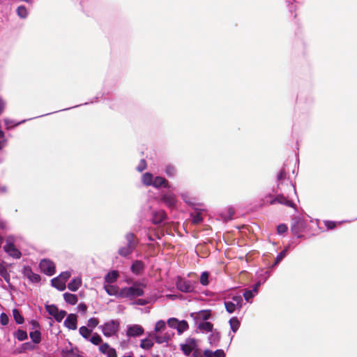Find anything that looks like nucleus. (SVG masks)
I'll use <instances>...</instances> for the list:
<instances>
[{"mask_svg": "<svg viewBox=\"0 0 357 357\" xmlns=\"http://www.w3.org/2000/svg\"><path fill=\"white\" fill-rule=\"evenodd\" d=\"M13 317H14L15 321L17 324H20L23 323L24 318L22 317V316L20 314V312L17 309H14L13 310Z\"/></svg>", "mask_w": 357, "mask_h": 357, "instance_id": "c85d7f7f", "label": "nucleus"}, {"mask_svg": "<svg viewBox=\"0 0 357 357\" xmlns=\"http://www.w3.org/2000/svg\"><path fill=\"white\" fill-rule=\"evenodd\" d=\"M259 286V284H257L255 287H254V289L253 291L257 293V289H258V287Z\"/></svg>", "mask_w": 357, "mask_h": 357, "instance_id": "6e6d98bb", "label": "nucleus"}, {"mask_svg": "<svg viewBox=\"0 0 357 357\" xmlns=\"http://www.w3.org/2000/svg\"><path fill=\"white\" fill-rule=\"evenodd\" d=\"M22 348L24 350H33L35 349V345L30 342H26L22 345Z\"/></svg>", "mask_w": 357, "mask_h": 357, "instance_id": "37998d69", "label": "nucleus"}, {"mask_svg": "<svg viewBox=\"0 0 357 357\" xmlns=\"http://www.w3.org/2000/svg\"><path fill=\"white\" fill-rule=\"evenodd\" d=\"M46 310L48 312V313L54 316L56 312L59 311V309L55 305H47Z\"/></svg>", "mask_w": 357, "mask_h": 357, "instance_id": "c9c22d12", "label": "nucleus"}, {"mask_svg": "<svg viewBox=\"0 0 357 357\" xmlns=\"http://www.w3.org/2000/svg\"><path fill=\"white\" fill-rule=\"evenodd\" d=\"M286 252H287V250H284L279 254V255L277 257V259H276L277 263L279 262L280 261H281L285 257Z\"/></svg>", "mask_w": 357, "mask_h": 357, "instance_id": "49530a36", "label": "nucleus"}, {"mask_svg": "<svg viewBox=\"0 0 357 357\" xmlns=\"http://www.w3.org/2000/svg\"><path fill=\"white\" fill-rule=\"evenodd\" d=\"M15 238L13 236H8L6 240V245L3 249L9 255L15 258H20L21 257V252L14 245Z\"/></svg>", "mask_w": 357, "mask_h": 357, "instance_id": "20e7f679", "label": "nucleus"}, {"mask_svg": "<svg viewBox=\"0 0 357 357\" xmlns=\"http://www.w3.org/2000/svg\"><path fill=\"white\" fill-rule=\"evenodd\" d=\"M6 229V225L5 222L0 221V229L4 230Z\"/></svg>", "mask_w": 357, "mask_h": 357, "instance_id": "5fc2aeb1", "label": "nucleus"}, {"mask_svg": "<svg viewBox=\"0 0 357 357\" xmlns=\"http://www.w3.org/2000/svg\"><path fill=\"white\" fill-rule=\"evenodd\" d=\"M197 347V341L194 338H188L183 344H181V349L186 356H189L192 351H195Z\"/></svg>", "mask_w": 357, "mask_h": 357, "instance_id": "0eeeda50", "label": "nucleus"}, {"mask_svg": "<svg viewBox=\"0 0 357 357\" xmlns=\"http://www.w3.org/2000/svg\"><path fill=\"white\" fill-rule=\"evenodd\" d=\"M143 264L139 261H137L133 263L131 270L133 273L138 274L143 270Z\"/></svg>", "mask_w": 357, "mask_h": 357, "instance_id": "a878e982", "label": "nucleus"}, {"mask_svg": "<svg viewBox=\"0 0 357 357\" xmlns=\"http://www.w3.org/2000/svg\"><path fill=\"white\" fill-rule=\"evenodd\" d=\"M119 277V273L116 271L109 272L105 276V282L108 284L114 282Z\"/></svg>", "mask_w": 357, "mask_h": 357, "instance_id": "412c9836", "label": "nucleus"}, {"mask_svg": "<svg viewBox=\"0 0 357 357\" xmlns=\"http://www.w3.org/2000/svg\"><path fill=\"white\" fill-rule=\"evenodd\" d=\"M276 203L284 204L286 206H291V207H292L294 205L292 202L287 199L285 197H284L282 195L277 196L275 199H272L270 202V204H271V205L275 204Z\"/></svg>", "mask_w": 357, "mask_h": 357, "instance_id": "f3484780", "label": "nucleus"}, {"mask_svg": "<svg viewBox=\"0 0 357 357\" xmlns=\"http://www.w3.org/2000/svg\"><path fill=\"white\" fill-rule=\"evenodd\" d=\"M174 172H175V169L174 167H172V166L167 167L166 173L167 175L173 176L174 174Z\"/></svg>", "mask_w": 357, "mask_h": 357, "instance_id": "a18cd8bd", "label": "nucleus"}, {"mask_svg": "<svg viewBox=\"0 0 357 357\" xmlns=\"http://www.w3.org/2000/svg\"><path fill=\"white\" fill-rule=\"evenodd\" d=\"M142 181H143V183L145 184V185H150L152 184V182H153V176H152V174H149V173H146L143 175V177H142Z\"/></svg>", "mask_w": 357, "mask_h": 357, "instance_id": "2f4dec72", "label": "nucleus"}, {"mask_svg": "<svg viewBox=\"0 0 357 357\" xmlns=\"http://www.w3.org/2000/svg\"><path fill=\"white\" fill-rule=\"evenodd\" d=\"M64 325L70 330L77 328V316L74 314H69L64 321Z\"/></svg>", "mask_w": 357, "mask_h": 357, "instance_id": "2eb2a0df", "label": "nucleus"}, {"mask_svg": "<svg viewBox=\"0 0 357 357\" xmlns=\"http://www.w3.org/2000/svg\"><path fill=\"white\" fill-rule=\"evenodd\" d=\"M4 144L3 142H0V150L3 147Z\"/></svg>", "mask_w": 357, "mask_h": 357, "instance_id": "052dcab7", "label": "nucleus"}, {"mask_svg": "<svg viewBox=\"0 0 357 357\" xmlns=\"http://www.w3.org/2000/svg\"><path fill=\"white\" fill-rule=\"evenodd\" d=\"M166 328V324L164 321L160 320L156 322L155 326V333L151 335L155 342L158 344L167 342L173 336V333L168 332L162 334V331Z\"/></svg>", "mask_w": 357, "mask_h": 357, "instance_id": "f257e3e1", "label": "nucleus"}, {"mask_svg": "<svg viewBox=\"0 0 357 357\" xmlns=\"http://www.w3.org/2000/svg\"><path fill=\"white\" fill-rule=\"evenodd\" d=\"M193 355L194 357H225V353L222 349H218L215 352L205 350L203 353L195 351Z\"/></svg>", "mask_w": 357, "mask_h": 357, "instance_id": "9b49d317", "label": "nucleus"}, {"mask_svg": "<svg viewBox=\"0 0 357 357\" xmlns=\"http://www.w3.org/2000/svg\"><path fill=\"white\" fill-rule=\"evenodd\" d=\"M167 324L170 328L176 329L179 335L187 331L189 328L188 324L185 320H178L176 318H170L167 320Z\"/></svg>", "mask_w": 357, "mask_h": 357, "instance_id": "423d86ee", "label": "nucleus"}, {"mask_svg": "<svg viewBox=\"0 0 357 357\" xmlns=\"http://www.w3.org/2000/svg\"><path fill=\"white\" fill-rule=\"evenodd\" d=\"M2 243H3V239L0 236V247L2 245Z\"/></svg>", "mask_w": 357, "mask_h": 357, "instance_id": "680f3d73", "label": "nucleus"}, {"mask_svg": "<svg viewBox=\"0 0 357 357\" xmlns=\"http://www.w3.org/2000/svg\"><path fill=\"white\" fill-rule=\"evenodd\" d=\"M211 317V312L209 310H202L195 315V319L197 320H207Z\"/></svg>", "mask_w": 357, "mask_h": 357, "instance_id": "4be33fe9", "label": "nucleus"}, {"mask_svg": "<svg viewBox=\"0 0 357 357\" xmlns=\"http://www.w3.org/2000/svg\"><path fill=\"white\" fill-rule=\"evenodd\" d=\"M8 317L5 313H2L0 316V321L2 325H7L8 323Z\"/></svg>", "mask_w": 357, "mask_h": 357, "instance_id": "79ce46f5", "label": "nucleus"}, {"mask_svg": "<svg viewBox=\"0 0 357 357\" xmlns=\"http://www.w3.org/2000/svg\"><path fill=\"white\" fill-rule=\"evenodd\" d=\"M82 278L78 277L74 278L68 285V288L72 291H76L81 287Z\"/></svg>", "mask_w": 357, "mask_h": 357, "instance_id": "a211bd4d", "label": "nucleus"}, {"mask_svg": "<svg viewBox=\"0 0 357 357\" xmlns=\"http://www.w3.org/2000/svg\"><path fill=\"white\" fill-rule=\"evenodd\" d=\"M145 167H146V162H145V160H142L140 162V165L138 167V169L141 172V171L144 170L145 169Z\"/></svg>", "mask_w": 357, "mask_h": 357, "instance_id": "de8ad7c7", "label": "nucleus"}, {"mask_svg": "<svg viewBox=\"0 0 357 357\" xmlns=\"http://www.w3.org/2000/svg\"><path fill=\"white\" fill-rule=\"evenodd\" d=\"M23 273L24 276L29 278L33 282H38L40 280L39 275L33 273L29 267H24Z\"/></svg>", "mask_w": 357, "mask_h": 357, "instance_id": "dca6fc26", "label": "nucleus"}, {"mask_svg": "<svg viewBox=\"0 0 357 357\" xmlns=\"http://www.w3.org/2000/svg\"><path fill=\"white\" fill-rule=\"evenodd\" d=\"M201 221H202V217L199 214L197 215L196 216H195L193 218V222L195 224H197V223L200 222Z\"/></svg>", "mask_w": 357, "mask_h": 357, "instance_id": "09e8293b", "label": "nucleus"}, {"mask_svg": "<svg viewBox=\"0 0 357 357\" xmlns=\"http://www.w3.org/2000/svg\"><path fill=\"white\" fill-rule=\"evenodd\" d=\"M66 312L63 310H59L56 314L54 316L57 321H61L66 316Z\"/></svg>", "mask_w": 357, "mask_h": 357, "instance_id": "e433bc0d", "label": "nucleus"}, {"mask_svg": "<svg viewBox=\"0 0 357 357\" xmlns=\"http://www.w3.org/2000/svg\"><path fill=\"white\" fill-rule=\"evenodd\" d=\"M78 309H79V310H80V311L86 312V305H85V304L80 303V304H79V305H78Z\"/></svg>", "mask_w": 357, "mask_h": 357, "instance_id": "864d4df0", "label": "nucleus"}, {"mask_svg": "<svg viewBox=\"0 0 357 357\" xmlns=\"http://www.w3.org/2000/svg\"><path fill=\"white\" fill-rule=\"evenodd\" d=\"M326 225L328 229H331L335 227V223L333 222H326Z\"/></svg>", "mask_w": 357, "mask_h": 357, "instance_id": "603ef678", "label": "nucleus"}, {"mask_svg": "<svg viewBox=\"0 0 357 357\" xmlns=\"http://www.w3.org/2000/svg\"><path fill=\"white\" fill-rule=\"evenodd\" d=\"M17 12V15L22 18H25L28 14L27 10L24 6L18 7Z\"/></svg>", "mask_w": 357, "mask_h": 357, "instance_id": "72a5a7b5", "label": "nucleus"}, {"mask_svg": "<svg viewBox=\"0 0 357 357\" xmlns=\"http://www.w3.org/2000/svg\"><path fill=\"white\" fill-rule=\"evenodd\" d=\"M63 298L65 301L70 305H75L77 302V296L73 294L65 293L63 294Z\"/></svg>", "mask_w": 357, "mask_h": 357, "instance_id": "5701e85b", "label": "nucleus"}, {"mask_svg": "<svg viewBox=\"0 0 357 357\" xmlns=\"http://www.w3.org/2000/svg\"><path fill=\"white\" fill-rule=\"evenodd\" d=\"M99 350L101 353L107 355V357H117L115 349L111 348L107 343L101 344Z\"/></svg>", "mask_w": 357, "mask_h": 357, "instance_id": "4468645a", "label": "nucleus"}, {"mask_svg": "<svg viewBox=\"0 0 357 357\" xmlns=\"http://www.w3.org/2000/svg\"><path fill=\"white\" fill-rule=\"evenodd\" d=\"M30 337L32 341L36 344H38L40 342V333L38 330L31 332Z\"/></svg>", "mask_w": 357, "mask_h": 357, "instance_id": "bb28decb", "label": "nucleus"}, {"mask_svg": "<svg viewBox=\"0 0 357 357\" xmlns=\"http://www.w3.org/2000/svg\"><path fill=\"white\" fill-rule=\"evenodd\" d=\"M4 137V133L2 130H0V139Z\"/></svg>", "mask_w": 357, "mask_h": 357, "instance_id": "13d9d810", "label": "nucleus"}, {"mask_svg": "<svg viewBox=\"0 0 357 357\" xmlns=\"http://www.w3.org/2000/svg\"><path fill=\"white\" fill-rule=\"evenodd\" d=\"M199 328L204 332H211L213 330V325L210 322L204 321L199 324Z\"/></svg>", "mask_w": 357, "mask_h": 357, "instance_id": "393cba45", "label": "nucleus"}, {"mask_svg": "<svg viewBox=\"0 0 357 357\" xmlns=\"http://www.w3.org/2000/svg\"><path fill=\"white\" fill-rule=\"evenodd\" d=\"M40 268L45 274L52 275L55 272L54 264L47 259H43L40 263Z\"/></svg>", "mask_w": 357, "mask_h": 357, "instance_id": "9d476101", "label": "nucleus"}, {"mask_svg": "<svg viewBox=\"0 0 357 357\" xmlns=\"http://www.w3.org/2000/svg\"><path fill=\"white\" fill-rule=\"evenodd\" d=\"M99 321L96 318H91L88 321V326L91 328H94L98 326Z\"/></svg>", "mask_w": 357, "mask_h": 357, "instance_id": "58836bf2", "label": "nucleus"}, {"mask_svg": "<svg viewBox=\"0 0 357 357\" xmlns=\"http://www.w3.org/2000/svg\"><path fill=\"white\" fill-rule=\"evenodd\" d=\"M104 288L109 295L119 297V292L121 290L119 289L118 287L107 284L105 285Z\"/></svg>", "mask_w": 357, "mask_h": 357, "instance_id": "6ab92c4d", "label": "nucleus"}, {"mask_svg": "<svg viewBox=\"0 0 357 357\" xmlns=\"http://www.w3.org/2000/svg\"><path fill=\"white\" fill-rule=\"evenodd\" d=\"M127 238L128 241V244L126 246L120 248L119 251V253L123 257H126L130 255L134 250L135 245L132 234H128L127 236Z\"/></svg>", "mask_w": 357, "mask_h": 357, "instance_id": "1a4fd4ad", "label": "nucleus"}, {"mask_svg": "<svg viewBox=\"0 0 357 357\" xmlns=\"http://www.w3.org/2000/svg\"><path fill=\"white\" fill-rule=\"evenodd\" d=\"M79 332L80 333V335L87 339L89 338V337L90 336L91 333V331H90L88 328H86V326H82L79 328Z\"/></svg>", "mask_w": 357, "mask_h": 357, "instance_id": "c756f323", "label": "nucleus"}, {"mask_svg": "<svg viewBox=\"0 0 357 357\" xmlns=\"http://www.w3.org/2000/svg\"><path fill=\"white\" fill-rule=\"evenodd\" d=\"M144 290L142 285L137 284L130 287H126L121 289L119 292V297H135L143 295Z\"/></svg>", "mask_w": 357, "mask_h": 357, "instance_id": "f03ea898", "label": "nucleus"}, {"mask_svg": "<svg viewBox=\"0 0 357 357\" xmlns=\"http://www.w3.org/2000/svg\"><path fill=\"white\" fill-rule=\"evenodd\" d=\"M90 341L93 344L98 345L102 342V340L101 337L98 334L96 333L91 337Z\"/></svg>", "mask_w": 357, "mask_h": 357, "instance_id": "473e14b6", "label": "nucleus"}, {"mask_svg": "<svg viewBox=\"0 0 357 357\" xmlns=\"http://www.w3.org/2000/svg\"><path fill=\"white\" fill-rule=\"evenodd\" d=\"M282 176H283V172H281L278 174V178H279V179H280V178H282Z\"/></svg>", "mask_w": 357, "mask_h": 357, "instance_id": "bf43d9fd", "label": "nucleus"}, {"mask_svg": "<svg viewBox=\"0 0 357 357\" xmlns=\"http://www.w3.org/2000/svg\"><path fill=\"white\" fill-rule=\"evenodd\" d=\"M165 216H166L165 213L164 212H162V213H160V220H156V219H155L153 221H154V222H155V223H159V222H160L163 219H165Z\"/></svg>", "mask_w": 357, "mask_h": 357, "instance_id": "3c124183", "label": "nucleus"}, {"mask_svg": "<svg viewBox=\"0 0 357 357\" xmlns=\"http://www.w3.org/2000/svg\"><path fill=\"white\" fill-rule=\"evenodd\" d=\"M144 333V329L140 325H131L128 326L126 334L129 337L139 336Z\"/></svg>", "mask_w": 357, "mask_h": 357, "instance_id": "ddd939ff", "label": "nucleus"}, {"mask_svg": "<svg viewBox=\"0 0 357 357\" xmlns=\"http://www.w3.org/2000/svg\"><path fill=\"white\" fill-rule=\"evenodd\" d=\"M31 324H32V325L33 326L34 328H36L38 327V324L35 321H32Z\"/></svg>", "mask_w": 357, "mask_h": 357, "instance_id": "4d7b16f0", "label": "nucleus"}, {"mask_svg": "<svg viewBox=\"0 0 357 357\" xmlns=\"http://www.w3.org/2000/svg\"><path fill=\"white\" fill-rule=\"evenodd\" d=\"M162 200L165 204L169 207H173L175 206L176 200L174 195H165L162 197Z\"/></svg>", "mask_w": 357, "mask_h": 357, "instance_id": "aec40b11", "label": "nucleus"}, {"mask_svg": "<svg viewBox=\"0 0 357 357\" xmlns=\"http://www.w3.org/2000/svg\"><path fill=\"white\" fill-rule=\"evenodd\" d=\"M5 108L4 101L0 98V115L2 114Z\"/></svg>", "mask_w": 357, "mask_h": 357, "instance_id": "8fccbe9b", "label": "nucleus"}, {"mask_svg": "<svg viewBox=\"0 0 357 357\" xmlns=\"http://www.w3.org/2000/svg\"><path fill=\"white\" fill-rule=\"evenodd\" d=\"M152 185L156 188L163 185L164 187H168L167 181L165 178L162 177H155V179L152 182Z\"/></svg>", "mask_w": 357, "mask_h": 357, "instance_id": "b1692460", "label": "nucleus"}, {"mask_svg": "<svg viewBox=\"0 0 357 357\" xmlns=\"http://www.w3.org/2000/svg\"><path fill=\"white\" fill-rule=\"evenodd\" d=\"M141 347L144 349H149L153 346V342L151 339H144L141 341Z\"/></svg>", "mask_w": 357, "mask_h": 357, "instance_id": "cd10ccee", "label": "nucleus"}, {"mask_svg": "<svg viewBox=\"0 0 357 357\" xmlns=\"http://www.w3.org/2000/svg\"><path fill=\"white\" fill-rule=\"evenodd\" d=\"M0 275L3 276L6 280H7V277L8 274L7 273L6 268L3 266V264L0 263Z\"/></svg>", "mask_w": 357, "mask_h": 357, "instance_id": "a19ab883", "label": "nucleus"}, {"mask_svg": "<svg viewBox=\"0 0 357 357\" xmlns=\"http://www.w3.org/2000/svg\"><path fill=\"white\" fill-rule=\"evenodd\" d=\"M104 335L111 337L115 335L119 329V322L116 320H112L100 326Z\"/></svg>", "mask_w": 357, "mask_h": 357, "instance_id": "7ed1b4c3", "label": "nucleus"}, {"mask_svg": "<svg viewBox=\"0 0 357 357\" xmlns=\"http://www.w3.org/2000/svg\"><path fill=\"white\" fill-rule=\"evenodd\" d=\"M242 298L241 296H235L232 298V301H226L225 303L227 311L232 313L236 309H239L242 305Z\"/></svg>", "mask_w": 357, "mask_h": 357, "instance_id": "6e6552de", "label": "nucleus"}, {"mask_svg": "<svg viewBox=\"0 0 357 357\" xmlns=\"http://www.w3.org/2000/svg\"><path fill=\"white\" fill-rule=\"evenodd\" d=\"M71 274L68 271L61 273L58 277L52 280L53 287L59 291H63L66 289V282L70 278Z\"/></svg>", "mask_w": 357, "mask_h": 357, "instance_id": "39448f33", "label": "nucleus"}, {"mask_svg": "<svg viewBox=\"0 0 357 357\" xmlns=\"http://www.w3.org/2000/svg\"><path fill=\"white\" fill-rule=\"evenodd\" d=\"M231 330L235 333L239 328L240 322L236 318H232L229 321Z\"/></svg>", "mask_w": 357, "mask_h": 357, "instance_id": "7c9ffc66", "label": "nucleus"}, {"mask_svg": "<svg viewBox=\"0 0 357 357\" xmlns=\"http://www.w3.org/2000/svg\"><path fill=\"white\" fill-rule=\"evenodd\" d=\"M277 231L279 234H282L287 231V227L284 224H280L278 226Z\"/></svg>", "mask_w": 357, "mask_h": 357, "instance_id": "ea45409f", "label": "nucleus"}, {"mask_svg": "<svg viewBox=\"0 0 357 357\" xmlns=\"http://www.w3.org/2000/svg\"><path fill=\"white\" fill-rule=\"evenodd\" d=\"M177 288L183 292H190L194 289V286L187 280H184L181 278H178L176 282Z\"/></svg>", "mask_w": 357, "mask_h": 357, "instance_id": "f8f14e48", "label": "nucleus"}, {"mask_svg": "<svg viewBox=\"0 0 357 357\" xmlns=\"http://www.w3.org/2000/svg\"><path fill=\"white\" fill-rule=\"evenodd\" d=\"M243 296L246 301H249L250 299L253 297L252 291L250 290L245 291L243 294Z\"/></svg>", "mask_w": 357, "mask_h": 357, "instance_id": "c03bdc74", "label": "nucleus"}, {"mask_svg": "<svg viewBox=\"0 0 357 357\" xmlns=\"http://www.w3.org/2000/svg\"><path fill=\"white\" fill-rule=\"evenodd\" d=\"M16 337L20 340H24L27 337L26 332L22 330H18L16 333Z\"/></svg>", "mask_w": 357, "mask_h": 357, "instance_id": "f704fd0d", "label": "nucleus"}, {"mask_svg": "<svg viewBox=\"0 0 357 357\" xmlns=\"http://www.w3.org/2000/svg\"><path fill=\"white\" fill-rule=\"evenodd\" d=\"M208 274L207 272H204L202 273V274L201 275V277H200V282L203 284V285H206L208 284Z\"/></svg>", "mask_w": 357, "mask_h": 357, "instance_id": "4c0bfd02", "label": "nucleus"}]
</instances>
